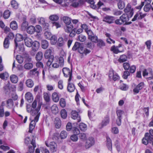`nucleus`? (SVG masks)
Returning <instances> with one entry per match:
<instances>
[{
    "label": "nucleus",
    "instance_id": "nucleus-28",
    "mask_svg": "<svg viewBox=\"0 0 153 153\" xmlns=\"http://www.w3.org/2000/svg\"><path fill=\"white\" fill-rule=\"evenodd\" d=\"M69 1L71 6L74 7H79L77 0H69Z\"/></svg>",
    "mask_w": 153,
    "mask_h": 153
},
{
    "label": "nucleus",
    "instance_id": "nucleus-13",
    "mask_svg": "<svg viewBox=\"0 0 153 153\" xmlns=\"http://www.w3.org/2000/svg\"><path fill=\"white\" fill-rule=\"evenodd\" d=\"M144 86V83L143 82H140L133 89V92L136 94L138 93L139 91Z\"/></svg>",
    "mask_w": 153,
    "mask_h": 153
},
{
    "label": "nucleus",
    "instance_id": "nucleus-11",
    "mask_svg": "<svg viewBox=\"0 0 153 153\" xmlns=\"http://www.w3.org/2000/svg\"><path fill=\"white\" fill-rule=\"evenodd\" d=\"M94 143V140L92 137H90L87 140L85 144V147L86 149H88L93 145Z\"/></svg>",
    "mask_w": 153,
    "mask_h": 153
},
{
    "label": "nucleus",
    "instance_id": "nucleus-25",
    "mask_svg": "<svg viewBox=\"0 0 153 153\" xmlns=\"http://www.w3.org/2000/svg\"><path fill=\"white\" fill-rule=\"evenodd\" d=\"M74 27L72 25H66L64 27V29L67 33H70L74 29Z\"/></svg>",
    "mask_w": 153,
    "mask_h": 153
},
{
    "label": "nucleus",
    "instance_id": "nucleus-8",
    "mask_svg": "<svg viewBox=\"0 0 153 153\" xmlns=\"http://www.w3.org/2000/svg\"><path fill=\"white\" fill-rule=\"evenodd\" d=\"M153 140V137L151 136L149 133H147L145 135V137L142 139V143L145 145L151 143Z\"/></svg>",
    "mask_w": 153,
    "mask_h": 153
},
{
    "label": "nucleus",
    "instance_id": "nucleus-46",
    "mask_svg": "<svg viewBox=\"0 0 153 153\" xmlns=\"http://www.w3.org/2000/svg\"><path fill=\"white\" fill-rule=\"evenodd\" d=\"M111 50L113 51L114 53L115 54H117L119 52H120V51L118 48V47H116L114 45L113 46L111 49Z\"/></svg>",
    "mask_w": 153,
    "mask_h": 153
},
{
    "label": "nucleus",
    "instance_id": "nucleus-56",
    "mask_svg": "<svg viewBox=\"0 0 153 153\" xmlns=\"http://www.w3.org/2000/svg\"><path fill=\"white\" fill-rule=\"evenodd\" d=\"M71 130L74 133V134L78 135L80 133V131L77 127H73Z\"/></svg>",
    "mask_w": 153,
    "mask_h": 153
},
{
    "label": "nucleus",
    "instance_id": "nucleus-62",
    "mask_svg": "<svg viewBox=\"0 0 153 153\" xmlns=\"http://www.w3.org/2000/svg\"><path fill=\"white\" fill-rule=\"evenodd\" d=\"M59 103L61 107L62 108L65 107L66 105V102L65 99L63 98L60 99L59 101Z\"/></svg>",
    "mask_w": 153,
    "mask_h": 153
},
{
    "label": "nucleus",
    "instance_id": "nucleus-47",
    "mask_svg": "<svg viewBox=\"0 0 153 153\" xmlns=\"http://www.w3.org/2000/svg\"><path fill=\"white\" fill-rule=\"evenodd\" d=\"M49 39L51 40V43L52 45L55 44L57 42V39L55 35L52 36Z\"/></svg>",
    "mask_w": 153,
    "mask_h": 153
},
{
    "label": "nucleus",
    "instance_id": "nucleus-31",
    "mask_svg": "<svg viewBox=\"0 0 153 153\" xmlns=\"http://www.w3.org/2000/svg\"><path fill=\"white\" fill-rule=\"evenodd\" d=\"M62 20L66 25H69L71 22V19L67 16H64L62 18Z\"/></svg>",
    "mask_w": 153,
    "mask_h": 153
},
{
    "label": "nucleus",
    "instance_id": "nucleus-38",
    "mask_svg": "<svg viewBox=\"0 0 153 153\" xmlns=\"http://www.w3.org/2000/svg\"><path fill=\"white\" fill-rule=\"evenodd\" d=\"M10 79L11 82L13 83H16L18 81V78L17 76L15 75L10 76Z\"/></svg>",
    "mask_w": 153,
    "mask_h": 153
},
{
    "label": "nucleus",
    "instance_id": "nucleus-24",
    "mask_svg": "<svg viewBox=\"0 0 153 153\" xmlns=\"http://www.w3.org/2000/svg\"><path fill=\"white\" fill-rule=\"evenodd\" d=\"M32 43V40L29 38H26L25 39V44L27 47H31Z\"/></svg>",
    "mask_w": 153,
    "mask_h": 153
},
{
    "label": "nucleus",
    "instance_id": "nucleus-50",
    "mask_svg": "<svg viewBox=\"0 0 153 153\" xmlns=\"http://www.w3.org/2000/svg\"><path fill=\"white\" fill-rule=\"evenodd\" d=\"M16 48H15V49L17 48L19 49V53L23 52L24 51V45L22 43L19 44V45L18 46L17 45V47L16 46Z\"/></svg>",
    "mask_w": 153,
    "mask_h": 153
},
{
    "label": "nucleus",
    "instance_id": "nucleus-1",
    "mask_svg": "<svg viewBox=\"0 0 153 153\" xmlns=\"http://www.w3.org/2000/svg\"><path fill=\"white\" fill-rule=\"evenodd\" d=\"M144 2H142L140 5L136 7L135 8L139 10H140L137 12L134 15V18L132 19V21L134 22L138 20L141 19L146 16V14L140 12V10L144 6Z\"/></svg>",
    "mask_w": 153,
    "mask_h": 153
},
{
    "label": "nucleus",
    "instance_id": "nucleus-15",
    "mask_svg": "<svg viewBox=\"0 0 153 153\" xmlns=\"http://www.w3.org/2000/svg\"><path fill=\"white\" fill-rule=\"evenodd\" d=\"M125 13H129V14L131 16H132L134 13V11L132 8H131V6L130 4H128L127 6L124 10Z\"/></svg>",
    "mask_w": 153,
    "mask_h": 153
},
{
    "label": "nucleus",
    "instance_id": "nucleus-41",
    "mask_svg": "<svg viewBox=\"0 0 153 153\" xmlns=\"http://www.w3.org/2000/svg\"><path fill=\"white\" fill-rule=\"evenodd\" d=\"M109 122V119L108 117H107L105 118L102 121V127L105 126L108 124Z\"/></svg>",
    "mask_w": 153,
    "mask_h": 153
},
{
    "label": "nucleus",
    "instance_id": "nucleus-23",
    "mask_svg": "<svg viewBox=\"0 0 153 153\" xmlns=\"http://www.w3.org/2000/svg\"><path fill=\"white\" fill-rule=\"evenodd\" d=\"M31 144L33 145V147H29V151L30 153H32L34 152V148L36 147L35 140L32 139L31 142Z\"/></svg>",
    "mask_w": 153,
    "mask_h": 153
},
{
    "label": "nucleus",
    "instance_id": "nucleus-49",
    "mask_svg": "<svg viewBox=\"0 0 153 153\" xmlns=\"http://www.w3.org/2000/svg\"><path fill=\"white\" fill-rule=\"evenodd\" d=\"M81 45V44L78 42H75L74 45L72 48V50L74 51H75L76 50H78L79 48Z\"/></svg>",
    "mask_w": 153,
    "mask_h": 153
},
{
    "label": "nucleus",
    "instance_id": "nucleus-34",
    "mask_svg": "<svg viewBox=\"0 0 153 153\" xmlns=\"http://www.w3.org/2000/svg\"><path fill=\"white\" fill-rule=\"evenodd\" d=\"M56 58H54L53 56H51V58L48 59L46 65L47 66H49L51 65L52 63L53 62H56Z\"/></svg>",
    "mask_w": 153,
    "mask_h": 153
},
{
    "label": "nucleus",
    "instance_id": "nucleus-43",
    "mask_svg": "<svg viewBox=\"0 0 153 153\" xmlns=\"http://www.w3.org/2000/svg\"><path fill=\"white\" fill-rule=\"evenodd\" d=\"M56 121H55L56 127L57 128H60L61 126V121L58 118H55Z\"/></svg>",
    "mask_w": 153,
    "mask_h": 153
},
{
    "label": "nucleus",
    "instance_id": "nucleus-45",
    "mask_svg": "<svg viewBox=\"0 0 153 153\" xmlns=\"http://www.w3.org/2000/svg\"><path fill=\"white\" fill-rule=\"evenodd\" d=\"M79 128L81 131H85L87 129V126L85 123H81L79 125Z\"/></svg>",
    "mask_w": 153,
    "mask_h": 153
},
{
    "label": "nucleus",
    "instance_id": "nucleus-3",
    "mask_svg": "<svg viewBox=\"0 0 153 153\" xmlns=\"http://www.w3.org/2000/svg\"><path fill=\"white\" fill-rule=\"evenodd\" d=\"M46 145L49 148L51 151L52 152H56L57 149V145L54 142H51L48 143L47 141H45Z\"/></svg>",
    "mask_w": 153,
    "mask_h": 153
},
{
    "label": "nucleus",
    "instance_id": "nucleus-4",
    "mask_svg": "<svg viewBox=\"0 0 153 153\" xmlns=\"http://www.w3.org/2000/svg\"><path fill=\"white\" fill-rule=\"evenodd\" d=\"M108 76L109 79L111 80H113L114 81H116L119 80L120 79V77L118 74L112 69L110 70Z\"/></svg>",
    "mask_w": 153,
    "mask_h": 153
},
{
    "label": "nucleus",
    "instance_id": "nucleus-30",
    "mask_svg": "<svg viewBox=\"0 0 153 153\" xmlns=\"http://www.w3.org/2000/svg\"><path fill=\"white\" fill-rule=\"evenodd\" d=\"M43 53L41 51L38 52L36 56V59L37 61H41L43 58Z\"/></svg>",
    "mask_w": 153,
    "mask_h": 153
},
{
    "label": "nucleus",
    "instance_id": "nucleus-57",
    "mask_svg": "<svg viewBox=\"0 0 153 153\" xmlns=\"http://www.w3.org/2000/svg\"><path fill=\"white\" fill-rule=\"evenodd\" d=\"M61 117L63 119H65L67 116V113L66 111L64 109H62L61 111Z\"/></svg>",
    "mask_w": 153,
    "mask_h": 153
},
{
    "label": "nucleus",
    "instance_id": "nucleus-52",
    "mask_svg": "<svg viewBox=\"0 0 153 153\" xmlns=\"http://www.w3.org/2000/svg\"><path fill=\"white\" fill-rule=\"evenodd\" d=\"M94 0H86V1L91 4V8L95 9L97 8V7L96 5L94 4L95 3Z\"/></svg>",
    "mask_w": 153,
    "mask_h": 153
},
{
    "label": "nucleus",
    "instance_id": "nucleus-55",
    "mask_svg": "<svg viewBox=\"0 0 153 153\" xmlns=\"http://www.w3.org/2000/svg\"><path fill=\"white\" fill-rule=\"evenodd\" d=\"M9 42L7 38H5L4 42V46L5 48H7L9 47Z\"/></svg>",
    "mask_w": 153,
    "mask_h": 153
},
{
    "label": "nucleus",
    "instance_id": "nucleus-51",
    "mask_svg": "<svg viewBox=\"0 0 153 153\" xmlns=\"http://www.w3.org/2000/svg\"><path fill=\"white\" fill-rule=\"evenodd\" d=\"M9 76V74L7 72L0 74V77L3 79H6Z\"/></svg>",
    "mask_w": 153,
    "mask_h": 153
},
{
    "label": "nucleus",
    "instance_id": "nucleus-19",
    "mask_svg": "<svg viewBox=\"0 0 153 153\" xmlns=\"http://www.w3.org/2000/svg\"><path fill=\"white\" fill-rule=\"evenodd\" d=\"M23 40V36L20 34H17L16 35V37L15 39V46H17V42H19Z\"/></svg>",
    "mask_w": 153,
    "mask_h": 153
},
{
    "label": "nucleus",
    "instance_id": "nucleus-48",
    "mask_svg": "<svg viewBox=\"0 0 153 153\" xmlns=\"http://www.w3.org/2000/svg\"><path fill=\"white\" fill-rule=\"evenodd\" d=\"M11 4L12 7L15 9H17L18 7V4L15 0L12 1L11 2Z\"/></svg>",
    "mask_w": 153,
    "mask_h": 153
},
{
    "label": "nucleus",
    "instance_id": "nucleus-64",
    "mask_svg": "<svg viewBox=\"0 0 153 153\" xmlns=\"http://www.w3.org/2000/svg\"><path fill=\"white\" fill-rule=\"evenodd\" d=\"M88 39L92 42H96L97 41V36H94V34L89 37Z\"/></svg>",
    "mask_w": 153,
    "mask_h": 153
},
{
    "label": "nucleus",
    "instance_id": "nucleus-53",
    "mask_svg": "<svg viewBox=\"0 0 153 153\" xmlns=\"http://www.w3.org/2000/svg\"><path fill=\"white\" fill-rule=\"evenodd\" d=\"M28 22L25 21H24L21 25V28L22 30H25L28 26Z\"/></svg>",
    "mask_w": 153,
    "mask_h": 153
},
{
    "label": "nucleus",
    "instance_id": "nucleus-6",
    "mask_svg": "<svg viewBox=\"0 0 153 153\" xmlns=\"http://www.w3.org/2000/svg\"><path fill=\"white\" fill-rule=\"evenodd\" d=\"M62 72L64 76L66 77H69L68 82H70L71 80L72 73L71 71L67 68H64L62 69Z\"/></svg>",
    "mask_w": 153,
    "mask_h": 153
},
{
    "label": "nucleus",
    "instance_id": "nucleus-33",
    "mask_svg": "<svg viewBox=\"0 0 153 153\" xmlns=\"http://www.w3.org/2000/svg\"><path fill=\"white\" fill-rule=\"evenodd\" d=\"M52 99L53 101L57 102L59 99V97L57 93H53L52 94Z\"/></svg>",
    "mask_w": 153,
    "mask_h": 153
},
{
    "label": "nucleus",
    "instance_id": "nucleus-60",
    "mask_svg": "<svg viewBox=\"0 0 153 153\" xmlns=\"http://www.w3.org/2000/svg\"><path fill=\"white\" fill-rule=\"evenodd\" d=\"M43 97L46 102H48L50 100V97L48 94L46 93H43Z\"/></svg>",
    "mask_w": 153,
    "mask_h": 153
},
{
    "label": "nucleus",
    "instance_id": "nucleus-17",
    "mask_svg": "<svg viewBox=\"0 0 153 153\" xmlns=\"http://www.w3.org/2000/svg\"><path fill=\"white\" fill-rule=\"evenodd\" d=\"M67 41V39H63L62 37H60L58 40L57 45L59 47L63 46Z\"/></svg>",
    "mask_w": 153,
    "mask_h": 153
},
{
    "label": "nucleus",
    "instance_id": "nucleus-5",
    "mask_svg": "<svg viewBox=\"0 0 153 153\" xmlns=\"http://www.w3.org/2000/svg\"><path fill=\"white\" fill-rule=\"evenodd\" d=\"M41 107V105L38 104L37 108L34 110L33 111L31 114L33 116H35V120L36 121H38L39 117L40 115V113L39 112Z\"/></svg>",
    "mask_w": 153,
    "mask_h": 153
},
{
    "label": "nucleus",
    "instance_id": "nucleus-26",
    "mask_svg": "<svg viewBox=\"0 0 153 153\" xmlns=\"http://www.w3.org/2000/svg\"><path fill=\"white\" fill-rule=\"evenodd\" d=\"M68 82L67 86L68 91L70 92H72L74 91L75 89V87L73 84L69 83Z\"/></svg>",
    "mask_w": 153,
    "mask_h": 153
},
{
    "label": "nucleus",
    "instance_id": "nucleus-21",
    "mask_svg": "<svg viewBox=\"0 0 153 153\" xmlns=\"http://www.w3.org/2000/svg\"><path fill=\"white\" fill-rule=\"evenodd\" d=\"M38 121H36L35 120V117L34 119L32 120L30 123L29 125V132L31 133L33 130L35 126V125L36 123Z\"/></svg>",
    "mask_w": 153,
    "mask_h": 153
},
{
    "label": "nucleus",
    "instance_id": "nucleus-37",
    "mask_svg": "<svg viewBox=\"0 0 153 153\" xmlns=\"http://www.w3.org/2000/svg\"><path fill=\"white\" fill-rule=\"evenodd\" d=\"M35 27L33 26H30L27 29V32L30 34H32L35 31Z\"/></svg>",
    "mask_w": 153,
    "mask_h": 153
},
{
    "label": "nucleus",
    "instance_id": "nucleus-32",
    "mask_svg": "<svg viewBox=\"0 0 153 153\" xmlns=\"http://www.w3.org/2000/svg\"><path fill=\"white\" fill-rule=\"evenodd\" d=\"M51 109L52 112L53 114H56L58 112V108L56 104H54L51 106Z\"/></svg>",
    "mask_w": 153,
    "mask_h": 153
},
{
    "label": "nucleus",
    "instance_id": "nucleus-39",
    "mask_svg": "<svg viewBox=\"0 0 153 153\" xmlns=\"http://www.w3.org/2000/svg\"><path fill=\"white\" fill-rule=\"evenodd\" d=\"M33 64L30 62L26 63L24 65V68L27 70H30L33 68Z\"/></svg>",
    "mask_w": 153,
    "mask_h": 153
},
{
    "label": "nucleus",
    "instance_id": "nucleus-36",
    "mask_svg": "<svg viewBox=\"0 0 153 153\" xmlns=\"http://www.w3.org/2000/svg\"><path fill=\"white\" fill-rule=\"evenodd\" d=\"M127 56L125 55H122L120 56L118 59V61L120 63H123L127 61Z\"/></svg>",
    "mask_w": 153,
    "mask_h": 153
},
{
    "label": "nucleus",
    "instance_id": "nucleus-10",
    "mask_svg": "<svg viewBox=\"0 0 153 153\" xmlns=\"http://www.w3.org/2000/svg\"><path fill=\"white\" fill-rule=\"evenodd\" d=\"M114 19V17L111 16L106 15L103 17L102 21L110 24L113 23Z\"/></svg>",
    "mask_w": 153,
    "mask_h": 153
},
{
    "label": "nucleus",
    "instance_id": "nucleus-61",
    "mask_svg": "<svg viewBox=\"0 0 153 153\" xmlns=\"http://www.w3.org/2000/svg\"><path fill=\"white\" fill-rule=\"evenodd\" d=\"M67 135V133L65 131H62L60 133V137L61 139H63L66 138Z\"/></svg>",
    "mask_w": 153,
    "mask_h": 153
},
{
    "label": "nucleus",
    "instance_id": "nucleus-54",
    "mask_svg": "<svg viewBox=\"0 0 153 153\" xmlns=\"http://www.w3.org/2000/svg\"><path fill=\"white\" fill-rule=\"evenodd\" d=\"M16 59L20 64L22 63L24 61L23 58L20 55H17L16 57Z\"/></svg>",
    "mask_w": 153,
    "mask_h": 153
},
{
    "label": "nucleus",
    "instance_id": "nucleus-9",
    "mask_svg": "<svg viewBox=\"0 0 153 153\" xmlns=\"http://www.w3.org/2000/svg\"><path fill=\"white\" fill-rule=\"evenodd\" d=\"M120 17V19L121 20V21L123 24L129 25L131 23V22H128L129 20V19L128 16L127 14H123Z\"/></svg>",
    "mask_w": 153,
    "mask_h": 153
},
{
    "label": "nucleus",
    "instance_id": "nucleus-14",
    "mask_svg": "<svg viewBox=\"0 0 153 153\" xmlns=\"http://www.w3.org/2000/svg\"><path fill=\"white\" fill-rule=\"evenodd\" d=\"M71 118L74 120H76L77 122H79L81 121L80 117L78 115V113L75 111H73L71 112Z\"/></svg>",
    "mask_w": 153,
    "mask_h": 153
},
{
    "label": "nucleus",
    "instance_id": "nucleus-63",
    "mask_svg": "<svg viewBox=\"0 0 153 153\" xmlns=\"http://www.w3.org/2000/svg\"><path fill=\"white\" fill-rule=\"evenodd\" d=\"M120 88L122 90L126 91L128 89V86L125 84H122L120 86Z\"/></svg>",
    "mask_w": 153,
    "mask_h": 153
},
{
    "label": "nucleus",
    "instance_id": "nucleus-22",
    "mask_svg": "<svg viewBox=\"0 0 153 153\" xmlns=\"http://www.w3.org/2000/svg\"><path fill=\"white\" fill-rule=\"evenodd\" d=\"M26 99L29 102H31L33 100V97L31 93L30 92L27 93L25 94Z\"/></svg>",
    "mask_w": 153,
    "mask_h": 153
},
{
    "label": "nucleus",
    "instance_id": "nucleus-16",
    "mask_svg": "<svg viewBox=\"0 0 153 153\" xmlns=\"http://www.w3.org/2000/svg\"><path fill=\"white\" fill-rule=\"evenodd\" d=\"M31 46L32 49L33 51H36L39 48V43L37 41H34L33 42Z\"/></svg>",
    "mask_w": 153,
    "mask_h": 153
},
{
    "label": "nucleus",
    "instance_id": "nucleus-59",
    "mask_svg": "<svg viewBox=\"0 0 153 153\" xmlns=\"http://www.w3.org/2000/svg\"><path fill=\"white\" fill-rule=\"evenodd\" d=\"M48 29H47L46 30L47 31H45L44 33V36L45 38L46 39H50L51 37V33L48 31V30H47Z\"/></svg>",
    "mask_w": 153,
    "mask_h": 153
},
{
    "label": "nucleus",
    "instance_id": "nucleus-29",
    "mask_svg": "<svg viewBox=\"0 0 153 153\" xmlns=\"http://www.w3.org/2000/svg\"><path fill=\"white\" fill-rule=\"evenodd\" d=\"M39 71L37 68H35L30 71L29 74L31 75L38 76L39 74Z\"/></svg>",
    "mask_w": 153,
    "mask_h": 153
},
{
    "label": "nucleus",
    "instance_id": "nucleus-27",
    "mask_svg": "<svg viewBox=\"0 0 153 153\" xmlns=\"http://www.w3.org/2000/svg\"><path fill=\"white\" fill-rule=\"evenodd\" d=\"M49 18L52 21H56L59 20V16L57 14H53L51 15Z\"/></svg>",
    "mask_w": 153,
    "mask_h": 153
},
{
    "label": "nucleus",
    "instance_id": "nucleus-7",
    "mask_svg": "<svg viewBox=\"0 0 153 153\" xmlns=\"http://www.w3.org/2000/svg\"><path fill=\"white\" fill-rule=\"evenodd\" d=\"M37 20L39 23L42 25L43 28L45 30L48 29L49 24L45 22V20L44 18L42 17H39Z\"/></svg>",
    "mask_w": 153,
    "mask_h": 153
},
{
    "label": "nucleus",
    "instance_id": "nucleus-18",
    "mask_svg": "<svg viewBox=\"0 0 153 153\" xmlns=\"http://www.w3.org/2000/svg\"><path fill=\"white\" fill-rule=\"evenodd\" d=\"M26 86L28 88H32L34 85V83L33 81L31 79H27L25 82Z\"/></svg>",
    "mask_w": 153,
    "mask_h": 153
},
{
    "label": "nucleus",
    "instance_id": "nucleus-58",
    "mask_svg": "<svg viewBox=\"0 0 153 153\" xmlns=\"http://www.w3.org/2000/svg\"><path fill=\"white\" fill-rule=\"evenodd\" d=\"M97 46L100 48L105 46V43L101 40H99L97 41Z\"/></svg>",
    "mask_w": 153,
    "mask_h": 153
},
{
    "label": "nucleus",
    "instance_id": "nucleus-42",
    "mask_svg": "<svg viewBox=\"0 0 153 153\" xmlns=\"http://www.w3.org/2000/svg\"><path fill=\"white\" fill-rule=\"evenodd\" d=\"M48 46V43L46 40H42V47L44 49H46Z\"/></svg>",
    "mask_w": 153,
    "mask_h": 153
},
{
    "label": "nucleus",
    "instance_id": "nucleus-35",
    "mask_svg": "<svg viewBox=\"0 0 153 153\" xmlns=\"http://www.w3.org/2000/svg\"><path fill=\"white\" fill-rule=\"evenodd\" d=\"M107 146L108 149L110 150H112V144L111 140L110 138L107 137Z\"/></svg>",
    "mask_w": 153,
    "mask_h": 153
},
{
    "label": "nucleus",
    "instance_id": "nucleus-40",
    "mask_svg": "<svg viewBox=\"0 0 153 153\" xmlns=\"http://www.w3.org/2000/svg\"><path fill=\"white\" fill-rule=\"evenodd\" d=\"M23 57L25 59V62H30L32 60L31 57L28 54L25 53L23 55Z\"/></svg>",
    "mask_w": 153,
    "mask_h": 153
},
{
    "label": "nucleus",
    "instance_id": "nucleus-44",
    "mask_svg": "<svg viewBox=\"0 0 153 153\" xmlns=\"http://www.w3.org/2000/svg\"><path fill=\"white\" fill-rule=\"evenodd\" d=\"M10 27L13 30H15L17 28V25L15 21L12 22L10 24Z\"/></svg>",
    "mask_w": 153,
    "mask_h": 153
},
{
    "label": "nucleus",
    "instance_id": "nucleus-12",
    "mask_svg": "<svg viewBox=\"0 0 153 153\" xmlns=\"http://www.w3.org/2000/svg\"><path fill=\"white\" fill-rule=\"evenodd\" d=\"M78 51L81 54H85L86 55L89 53L91 52V51L89 50L84 48L82 44L80 45V46L79 48Z\"/></svg>",
    "mask_w": 153,
    "mask_h": 153
},
{
    "label": "nucleus",
    "instance_id": "nucleus-20",
    "mask_svg": "<svg viewBox=\"0 0 153 153\" xmlns=\"http://www.w3.org/2000/svg\"><path fill=\"white\" fill-rule=\"evenodd\" d=\"M52 50L49 48L47 49L45 51L44 54V57L45 59H48L51 58V56H53L51 55Z\"/></svg>",
    "mask_w": 153,
    "mask_h": 153
},
{
    "label": "nucleus",
    "instance_id": "nucleus-2",
    "mask_svg": "<svg viewBox=\"0 0 153 153\" xmlns=\"http://www.w3.org/2000/svg\"><path fill=\"white\" fill-rule=\"evenodd\" d=\"M2 105H5L8 109H14V105L13 100L9 98L6 100L3 101L1 103Z\"/></svg>",
    "mask_w": 153,
    "mask_h": 153
}]
</instances>
